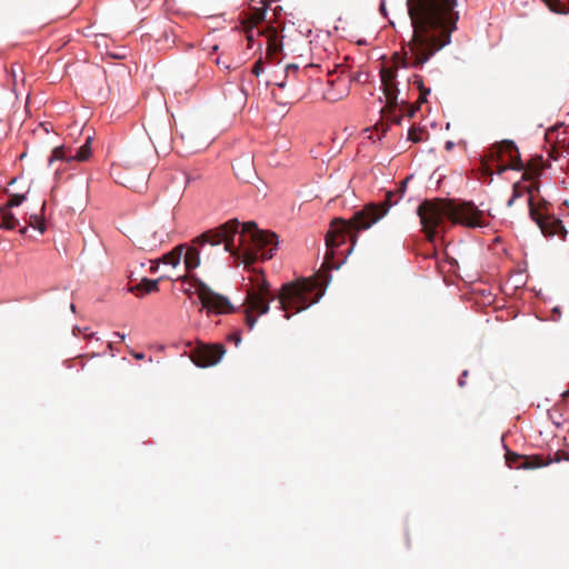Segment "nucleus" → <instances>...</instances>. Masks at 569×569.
Instances as JSON below:
<instances>
[{
    "label": "nucleus",
    "mask_w": 569,
    "mask_h": 569,
    "mask_svg": "<svg viewBox=\"0 0 569 569\" xmlns=\"http://www.w3.org/2000/svg\"><path fill=\"white\" fill-rule=\"evenodd\" d=\"M239 220L231 219L196 237L190 246L187 244L184 252L186 271L190 272L198 268L201 260L206 263H212L226 252L240 260L246 267L254 263L257 259L269 260L272 258L278 246V236L274 232L258 229L253 221L244 222L239 236V244H236L234 238L239 233ZM177 280L190 281L202 307L209 312L226 315L234 311L227 297L214 292L198 277L186 273L178 276Z\"/></svg>",
    "instance_id": "obj_1"
},
{
    "label": "nucleus",
    "mask_w": 569,
    "mask_h": 569,
    "mask_svg": "<svg viewBox=\"0 0 569 569\" xmlns=\"http://www.w3.org/2000/svg\"><path fill=\"white\" fill-rule=\"evenodd\" d=\"M407 6L412 37L403 52H396L390 63L380 69L382 91L390 110L398 107V69H422L438 51L450 43L459 19L455 10L457 0H407Z\"/></svg>",
    "instance_id": "obj_2"
},
{
    "label": "nucleus",
    "mask_w": 569,
    "mask_h": 569,
    "mask_svg": "<svg viewBox=\"0 0 569 569\" xmlns=\"http://www.w3.org/2000/svg\"><path fill=\"white\" fill-rule=\"evenodd\" d=\"M391 206L390 199L385 207L378 208L376 203H369L362 210L355 212L349 220L336 218L331 221L326 234L327 252L322 268L315 278H302L295 282L284 283L281 287L278 299L280 308L286 312L284 317L289 319L292 313L306 310L313 303H317L325 293V288L330 281L328 270L335 268L333 257L336 249L350 240L356 243L358 232L369 229L373 223L380 220ZM353 247V246H351ZM352 248L348 250L350 252Z\"/></svg>",
    "instance_id": "obj_3"
},
{
    "label": "nucleus",
    "mask_w": 569,
    "mask_h": 569,
    "mask_svg": "<svg viewBox=\"0 0 569 569\" xmlns=\"http://www.w3.org/2000/svg\"><path fill=\"white\" fill-rule=\"evenodd\" d=\"M417 212L426 237L431 242L435 240L437 229L443 230L448 221L469 228L485 224L483 212L471 202L450 199L425 200L419 204Z\"/></svg>",
    "instance_id": "obj_4"
},
{
    "label": "nucleus",
    "mask_w": 569,
    "mask_h": 569,
    "mask_svg": "<svg viewBox=\"0 0 569 569\" xmlns=\"http://www.w3.org/2000/svg\"><path fill=\"white\" fill-rule=\"evenodd\" d=\"M251 282L244 300V321L250 330L253 329L257 322V318L253 317L252 313L266 315L270 309V302L274 299L270 290V284L262 274H256L254 278L251 279Z\"/></svg>",
    "instance_id": "obj_5"
},
{
    "label": "nucleus",
    "mask_w": 569,
    "mask_h": 569,
    "mask_svg": "<svg viewBox=\"0 0 569 569\" xmlns=\"http://www.w3.org/2000/svg\"><path fill=\"white\" fill-rule=\"evenodd\" d=\"M171 232L172 229L170 227H167L164 222L159 221L141 229L137 239L142 249L154 250L169 240Z\"/></svg>",
    "instance_id": "obj_6"
},
{
    "label": "nucleus",
    "mask_w": 569,
    "mask_h": 569,
    "mask_svg": "<svg viewBox=\"0 0 569 569\" xmlns=\"http://www.w3.org/2000/svg\"><path fill=\"white\" fill-rule=\"evenodd\" d=\"M226 350L222 345H199L190 352L191 361L198 367L214 366L220 361Z\"/></svg>",
    "instance_id": "obj_7"
},
{
    "label": "nucleus",
    "mask_w": 569,
    "mask_h": 569,
    "mask_svg": "<svg viewBox=\"0 0 569 569\" xmlns=\"http://www.w3.org/2000/svg\"><path fill=\"white\" fill-rule=\"evenodd\" d=\"M562 458V452L560 451H557L555 457L548 461H545L541 456H521L510 451L506 455L507 465L515 469H535L545 467L551 462H559Z\"/></svg>",
    "instance_id": "obj_8"
},
{
    "label": "nucleus",
    "mask_w": 569,
    "mask_h": 569,
    "mask_svg": "<svg viewBox=\"0 0 569 569\" xmlns=\"http://www.w3.org/2000/svg\"><path fill=\"white\" fill-rule=\"evenodd\" d=\"M529 213L533 221L537 222L541 232L546 237H552L561 232H566L561 220L555 219L549 216H542L539 210L535 207L532 197L528 198Z\"/></svg>",
    "instance_id": "obj_9"
},
{
    "label": "nucleus",
    "mask_w": 569,
    "mask_h": 569,
    "mask_svg": "<svg viewBox=\"0 0 569 569\" xmlns=\"http://www.w3.org/2000/svg\"><path fill=\"white\" fill-rule=\"evenodd\" d=\"M501 153L508 157L507 164L510 170L520 171L523 169V163L520 158L519 150L513 141L505 140L497 144L496 154L497 158H501Z\"/></svg>",
    "instance_id": "obj_10"
},
{
    "label": "nucleus",
    "mask_w": 569,
    "mask_h": 569,
    "mask_svg": "<svg viewBox=\"0 0 569 569\" xmlns=\"http://www.w3.org/2000/svg\"><path fill=\"white\" fill-rule=\"evenodd\" d=\"M329 88L323 92V99L329 102H337L348 97L350 92V81L337 78L328 81Z\"/></svg>",
    "instance_id": "obj_11"
},
{
    "label": "nucleus",
    "mask_w": 569,
    "mask_h": 569,
    "mask_svg": "<svg viewBox=\"0 0 569 569\" xmlns=\"http://www.w3.org/2000/svg\"><path fill=\"white\" fill-rule=\"evenodd\" d=\"M161 279L162 278L151 280L148 278H142L139 283H137L136 286H131L129 288V291L136 293L138 297L144 293L156 292L159 290L158 284Z\"/></svg>",
    "instance_id": "obj_12"
},
{
    "label": "nucleus",
    "mask_w": 569,
    "mask_h": 569,
    "mask_svg": "<svg viewBox=\"0 0 569 569\" xmlns=\"http://www.w3.org/2000/svg\"><path fill=\"white\" fill-rule=\"evenodd\" d=\"M233 170L240 180L248 181L249 178L253 174L252 159L250 157H246L243 159L237 160L236 164L233 166Z\"/></svg>",
    "instance_id": "obj_13"
},
{
    "label": "nucleus",
    "mask_w": 569,
    "mask_h": 569,
    "mask_svg": "<svg viewBox=\"0 0 569 569\" xmlns=\"http://www.w3.org/2000/svg\"><path fill=\"white\" fill-rule=\"evenodd\" d=\"M186 250L187 244H179L176 248H173L170 252L163 254L161 259H159V262L177 267L179 266L182 256L184 257Z\"/></svg>",
    "instance_id": "obj_14"
},
{
    "label": "nucleus",
    "mask_w": 569,
    "mask_h": 569,
    "mask_svg": "<svg viewBox=\"0 0 569 569\" xmlns=\"http://www.w3.org/2000/svg\"><path fill=\"white\" fill-rule=\"evenodd\" d=\"M266 10L263 8H254L252 9L246 17L243 24L249 32L254 27H257L260 22L264 20Z\"/></svg>",
    "instance_id": "obj_15"
},
{
    "label": "nucleus",
    "mask_w": 569,
    "mask_h": 569,
    "mask_svg": "<svg viewBox=\"0 0 569 569\" xmlns=\"http://www.w3.org/2000/svg\"><path fill=\"white\" fill-rule=\"evenodd\" d=\"M91 141L92 138L87 137L84 143L74 153L70 154V158L77 161H87L91 156Z\"/></svg>",
    "instance_id": "obj_16"
},
{
    "label": "nucleus",
    "mask_w": 569,
    "mask_h": 569,
    "mask_svg": "<svg viewBox=\"0 0 569 569\" xmlns=\"http://www.w3.org/2000/svg\"><path fill=\"white\" fill-rule=\"evenodd\" d=\"M1 211V227L13 230L17 226H19V221L16 216L8 210V208H0Z\"/></svg>",
    "instance_id": "obj_17"
},
{
    "label": "nucleus",
    "mask_w": 569,
    "mask_h": 569,
    "mask_svg": "<svg viewBox=\"0 0 569 569\" xmlns=\"http://www.w3.org/2000/svg\"><path fill=\"white\" fill-rule=\"evenodd\" d=\"M408 180H409V178L405 179V180L401 182L400 187L397 189V191H396V192H393V191H388V192L386 193V199H385V201H383V202H381V203H379V204H376V206H377L378 208H382V207H385V206L387 204L388 199H390V202H391V206L389 207V209H390V208H391L393 204H396V203H397V201H398V200H395V201H393V200H392V198L397 194V196H398V199H400V198H402V196L405 194V192H406V188H407V183H408Z\"/></svg>",
    "instance_id": "obj_18"
},
{
    "label": "nucleus",
    "mask_w": 569,
    "mask_h": 569,
    "mask_svg": "<svg viewBox=\"0 0 569 569\" xmlns=\"http://www.w3.org/2000/svg\"><path fill=\"white\" fill-rule=\"evenodd\" d=\"M409 81L420 91L418 99L419 103L427 101V96L430 93V89L423 86V79L420 74H412Z\"/></svg>",
    "instance_id": "obj_19"
},
{
    "label": "nucleus",
    "mask_w": 569,
    "mask_h": 569,
    "mask_svg": "<svg viewBox=\"0 0 569 569\" xmlns=\"http://www.w3.org/2000/svg\"><path fill=\"white\" fill-rule=\"evenodd\" d=\"M70 154H72L70 149H64L63 147H56L52 150V153L49 158V163L51 164L54 160L72 161Z\"/></svg>",
    "instance_id": "obj_20"
},
{
    "label": "nucleus",
    "mask_w": 569,
    "mask_h": 569,
    "mask_svg": "<svg viewBox=\"0 0 569 569\" xmlns=\"http://www.w3.org/2000/svg\"><path fill=\"white\" fill-rule=\"evenodd\" d=\"M496 148H497V144L491 147V149H490V159H491L492 162H496L497 172L499 174H501L505 171L509 170V167H508L507 163H505V158H503L505 156H503V153H501V158L500 159L497 158Z\"/></svg>",
    "instance_id": "obj_21"
},
{
    "label": "nucleus",
    "mask_w": 569,
    "mask_h": 569,
    "mask_svg": "<svg viewBox=\"0 0 569 569\" xmlns=\"http://www.w3.org/2000/svg\"><path fill=\"white\" fill-rule=\"evenodd\" d=\"M28 223H29L30 227H32L33 229H37L41 233H43L46 231V222H44V220H43V218L41 216L31 214L29 217V222Z\"/></svg>",
    "instance_id": "obj_22"
},
{
    "label": "nucleus",
    "mask_w": 569,
    "mask_h": 569,
    "mask_svg": "<svg viewBox=\"0 0 569 569\" xmlns=\"http://www.w3.org/2000/svg\"><path fill=\"white\" fill-rule=\"evenodd\" d=\"M281 50V44L277 42V37L273 34L268 39L267 56L272 57Z\"/></svg>",
    "instance_id": "obj_23"
},
{
    "label": "nucleus",
    "mask_w": 569,
    "mask_h": 569,
    "mask_svg": "<svg viewBox=\"0 0 569 569\" xmlns=\"http://www.w3.org/2000/svg\"><path fill=\"white\" fill-rule=\"evenodd\" d=\"M26 200V196L21 193L11 194L7 203L2 208L11 210L13 207L20 206Z\"/></svg>",
    "instance_id": "obj_24"
},
{
    "label": "nucleus",
    "mask_w": 569,
    "mask_h": 569,
    "mask_svg": "<svg viewBox=\"0 0 569 569\" xmlns=\"http://www.w3.org/2000/svg\"><path fill=\"white\" fill-rule=\"evenodd\" d=\"M546 6L552 11V12H556V13H561L563 12V9H562V3L560 0H542Z\"/></svg>",
    "instance_id": "obj_25"
},
{
    "label": "nucleus",
    "mask_w": 569,
    "mask_h": 569,
    "mask_svg": "<svg viewBox=\"0 0 569 569\" xmlns=\"http://www.w3.org/2000/svg\"><path fill=\"white\" fill-rule=\"evenodd\" d=\"M19 72H22V68L20 64L18 63H13L10 68V74L12 77V82H13V86H16V82H17V78H18V73Z\"/></svg>",
    "instance_id": "obj_26"
},
{
    "label": "nucleus",
    "mask_w": 569,
    "mask_h": 569,
    "mask_svg": "<svg viewBox=\"0 0 569 569\" xmlns=\"http://www.w3.org/2000/svg\"><path fill=\"white\" fill-rule=\"evenodd\" d=\"M216 63L219 68H223L226 70H234L238 68V64L227 63L222 61L220 58L216 60Z\"/></svg>",
    "instance_id": "obj_27"
},
{
    "label": "nucleus",
    "mask_w": 569,
    "mask_h": 569,
    "mask_svg": "<svg viewBox=\"0 0 569 569\" xmlns=\"http://www.w3.org/2000/svg\"><path fill=\"white\" fill-rule=\"evenodd\" d=\"M420 132H418L416 129H409L408 131V139L412 142H419L421 141V137L419 134Z\"/></svg>",
    "instance_id": "obj_28"
},
{
    "label": "nucleus",
    "mask_w": 569,
    "mask_h": 569,
    "mask_svg": "<svg viewBox=\"0 0 569 569\" xmlns=\"http://www.w3.org/2000/svg\"><path fill=\"white\" fill-rule=\"evenodd\" d=\"M262 60L259 59L254 62V64L252 66V69H251V72L254 74V76H259L261 72H262Z\"/></svg>",
    "instance_id": "obj_29"
},
{
    "label": "nucleus",
    "mask_w": 569,
    "mask_h": 569,
    "mask_svg": "<svg viewBox=\"0 0 569 569\" xmlns=\"http://www.w3.org/2000/svg\"><path fill=\"white\" fill-rule=\"evenodd\" d=\"M520 196H521V192L519 191L518 186H517V184H515V187H513V194H512V197L509 199V201H508V203H507V204H508V207H511V206L513 204V202H515L516 198H518V197H520Z\"/></svg>",
    "instance_id": "obj_30"
},
{
    "label": "nucleus",
    "mask_w": 569,
    "mask_h": 569,
    "mask_svg": "<svg viewBox=\"0 0 569 569\" xmlns=\"http://www.w3.org/2000/svg\"><path fill=\"white\" fill-rule=\"evenodd\" d=\"M299 70L297 64H288L286 67V78H288L290 74L297 73Z\"/></svg>",
    "instance_id": "obj_31"
},
{
    "label": "nucleus",
    "mask_w": 569,
    "mask_h": 569,
    "mask_svg": "<svg viewBox=\"0 0 569 569\" xmlns=\"http://www.w3.org/2000/svg\"><path fill=\"white\" fill-rule=\"evenodd\" d=\"M229 339L234 341L236 346H238L241 341L240 333L236 332L229 336Z\"/></svg>",
    "instance_id": "obj_32"
},
{
    "label": "nucleus",
    "mask_w": 569,
    "mask_h": 569,
    "mask_svg": "<svg viewBox=\"0 0 569 569\" xmlns=\"http://www.w3.org/2000/svg\"><path fill=\"white\" fill-rule=\"evenodd\" d=\"M467 375H468V371H463L462 376L459 378V386L460 387H463L465 381H466L465 377H467Z\"/></svg>",
    "instance_id": "obj_33"
},
{
    "label": "nucleus",
    "mask_w": 569,
    "mask_h": 569,
    "mask_svg": "<svg viewBox=\"0 0 569 569\" xmlns=\"http://www.w3.org/2000/svg\"><path fill=\"white\" fill-rule=\"evenodd\" d=\"M467 375H468V371H463L462 376L459 378V386L460 387H463L465 381H466L465 377H467Z\"/></svg>",
    "instance_id": "obj_34"
},
{
    "label": "nucleus",
    "mask_w": 569,
    "mask_h": 569,
    "mask_svg": "<svg viewBox=\"0 0 569 569\" xmlns=\"http://www.w3.org/2000/svg\"><path fill=\"white\" fill-rule=\"evenodd\" d=\"M158 268H159V262H152V264L150 267V272L151 273L157 272Z\"/></svg>",
    "instance_id": "obj_35"
},
{
    "label": "nucleus",
    "mask_w": 569,
    "mask_h": 569,
    "mask_svg": "<svg viewBox=\"0 0 569 569\" xmlns=\"http://www.w3.org/2000/svg\"><path fill=\"white\" fill-rule=\"evenodd\" d=\"M453 147H455V143L452 141H447L445 144L446 150H451V149H453Z\"/></svg>",
    "instance_id": "obj_36"
},
{
    "label": "nucleus",
    "mask_w": 569,
    "mask_h": 569,
    "mask_svg": "<svg viewBox=\"0 0 569 569\" xmlns=\"http://www.w3.org/2000/svg\"><path fill=\"white\" fill-rule=\"evenodd\" d=\"M274 84L278 86L279 88H284L286 81H279V82L276 81Z\"/></svg>",
    "instance_id": "obj_37"
},
{
    "label": "nucleus",
    "mask_w": 569,
    "mask_h": 569,
    "mask_svg": "<svg viewBox=\"0 0 569 569\" xmlns=\"http://www.w3.org/2000/svg\"><path fill=\"white\" fill-rule=\"evenodd\" d=\"M380 11H381V13H383L386 16V4H385V2H382L380 4Z\"/></svg>",
    "instance_id": "obj_38"
},
{
    "label": "nucleus",
    "mask_w": 569,
    "mask_h": 569,
    "mask_svg": "<svg viewBox=\"0 0 569 569\" xmlns=\"http://www.w3.org/2000/svg\"><path fill=\"white\" fill-rule=\"evenodd\" d=\"M133 357H134L136 359L141 360V359H143V358H144V355H143V353H134V355H133Z\"/></svg>",
    "instance_id": "obj_39"
},
{
    "label": "nucleus",
    "mask_w": 569,
    "mask_h": 569,
    "mask_svg": "<svg viewBox=\"0 0 569 569\" xmlns=\"http://www.w3.org/2000/svg\"><path fill=\"white\" fill-rule=\"evenodd\" d=\"M353 80L360 81L361 80V76L358 74L357 77H353L352 79H349L348 81H350V83H351Z\"/></svg>",
    "instance_id": "obj_40"
},
{
    "label": "nucleus",
    "mask_w": 569,
    "mask_h": 569,
    "mask_svg": "<svg viewBox=\"0 0 569 569\" xmlns=\"http://www.w3.org/2000/svg\"><path fill=\"white\" fill-rule=\"evenodd\" d=\"M485 166V169H486V172L491 176L492 174V171L491 169L487 166V164H483Z\"/></svg>",
    "instance_id": "obj_41"
},
{
    "label": "nucleus",
    "mask_w": 569,
    "mask_h": 569,
    "mask_svg": "<svg viewBox=\"0 0 569 569\" xmlns=\"http://www.w3.org/2000/svg\"><path fill=\"white\" fill-rule=\"evenodd\" d=\"M184 292H186L189 297L193 293V291L191 290V288L186 289V290H184Z\"/></svg>",
    "instance_id": "obj_42"
},
{
    "label": "nucleus",
    "mask_w": 569,
    "mask_h": 569,
    "mask_svg": "<svg viewBox=\"0 0 569 569\" xmlns=\"http://www.w3.org/2000/svg\"><path fill=\"white\" fill-rule=\"evenodd\" d=\"M114 335H116L117 337H119V339H121V340H123V339H124V335H121V333H119V332H116Z\"/></svg>",
    "instance_id": "obj_43"
},
{
    "label": "nucleus",
    "mask_w": 569,
    "mask_h": 569,
    "mask_svg": "<svg viewBox=\"0 0 569 569\" xmlns=\"http://www.w3.org/2000/svg\"><path fill=\"white\" fill-rule=\"evenodd\" d=\"M562 397H563V398H568V397H569V389H568V390H566V391L562 393Z\"/></svg>",
    "instance_id": "obj_44"
},
{
    "label": "nucleus",
    "mask_w": 569,
    "mask_h": 569,
    "mask_svg": "<svg viewBox=\"0 0 569 569\" xmlns=\"http://www.w3.org/2000/svg\"><path fill=\"white\" fill-rule=\"evenodd\" d=\"M26 232H27V227H22V228L20 229V233L24 234Z\"/></svg>",
    "instance_id": "obj_45"
},
{
    "label": "nucleus",
    "mask_w": 569,
    "mask_h": 569,
    "mask_svg": "<svg viewBox=\"0 0 569 569\" xmlns=\"http://www.w3.org/2000/svg\"><path fill=\"white\" fill-rule=\"evenodd\" d=\"M248 41H252V34H248Z\"/></svg>",
    "instance_id": "obj_46"
},
{
    "label": "nucleus",
    "mask_w": 569,
    "mask_h": 569,
    "mask_svg": "<svg viewBox=\"0 0 569 569\" xmlns=\"http://www.w3.org/2000/svg\"><path fill=\"white\" fill-rule=\"evenodd\" d=\"M212 50L217 51L218 50V46H213Z\"/></svg>",
    "instance_id": "obj_47"
}]
</instances>
